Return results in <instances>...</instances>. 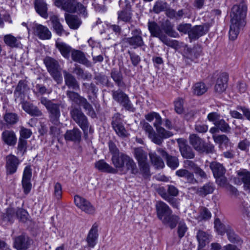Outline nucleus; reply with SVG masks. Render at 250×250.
Segmentation results:
<instances>
[{
  "label": "nucleus",
  "instance_id": "nucleus-1",
  "mask_svg": "<svg viewBox=\"0 0 250 250\" xmlns=\"http://www.w3.org/2000/svg\"><path fill=\"white\" fill-rule=\"evenodd\" d=\"M247 6L244 3L234 5L230 13V40L234 41L246 24Z\"/></svg>",
  "mask_w": 250,
  "mask_h": 250
},
{
  "label": "nucleus",
  "instance_id": "nucleus-2",
  "mask_svg": "<svg viewBox=\"0 0 250 250\" xmlns=\"http://www.w3.org/2000/svg\"><path fill=\"white\" fill-rule=\"evenodd\" d=\"M54 3L57 7L68 12H76L82 14L84 17L87 14L85 6L74 0H54Z\"/></svg>",
  "mask_w": 250,
  "mask_h": 250
},
{
  "label": "nucleus",
  "instance_id": "nucleus-3",
  "mask_svg": "<svg viewBox=\"0 0 250 250\" xmlns=\"http://www.w3.org/2000/svg\"><path fill=\"white\" fill-rule=\"evenodd\" d=\"M147 26L151 36L158 38L162 42L167 46L173 47L175 45L176 42L175 41L170 40L166 35L163 33L162 25L160 26L154 21H148Z\"/></svg>",
  "mask_w": 250,
  "mask_h": 250
},
{
  "label": "nucleus",
  "instance_id": "nucleus-4",
  "mask_svg": "<svg viewBox=\"0 0 250 250\" xmlns=\"http://www.w3.org/2000/svg\"><path fill=\"white\" fill-rule=\"evenodd\" d=\"M41 103L44 105L49 114L51 122L57 123L60 117V104H55L44 97L41 98Z\"/></svg>",
  "mask_w": 250,
  "mask_h": 250
},
{
  "label": "nucleus",
  "instance_id": "nucleus-5",
  "mask_svg": "<svg viewBox=\"0 0 250 250\" xmlns=\"http://www.w3.org/2000/svg\"><path fill=\"white\" fill-rule=\"evenodd\" d=\"M73 119L80 126L84 132L88 129V123L85 116L78 108H74L70 112Z\"/></svg>",
  "mask_w": 250,
  "mask_h": 250
},
{
  "label": "nucleus",
  "instance_id": "nucleus-6",
  "mask_svg": "<svg viewBox=\"0 0 250 250\" xmlns=\"http://www.w3.org/2000/svg\"><path fill=\"white\" fill-rule=\"evenodd\" d=\"M74 203L79 208L85 213L92 214L95 212L94 207L88 200L81 196H75Z\"/></svg>",
  "mask_w": 250,
  "mask_h": 250
},
{
  "label": "nucleus",
  "instance_id": "nucleus-7",
  "mask_svg": "<svg viewBox=\"0 0 250 250\" xmlns=\"http://www.w3.org/2000/svg\"><path fill=\"white\" fill-rule=\"evenodd\" d=\"M235 184L240 185L244 184V188L246 190L250 191V172L246 169L237 171V177L234 178Z\"/></svg>",
  "mask_w": 250,
  "mask_h": 250
},
{
  "label": "nucleus",
  "instance_id": "nucleus-8",
  "mask_svg": "<svg viewBox=\"0 0 250 250\" xmlns=\"http://www.w3.org/2000/svg\"><path fill=\"white\" fill-rule=\"evenodd\" d=\"M112 97L114 100L121 104L126 109L133 111V107L127 95L121 90L113 91Z\"/></svg>",
  "mask_w": 250,
  "mask_h": 250
},
{
  "label": "nucleus",
  "instance_id": "nucleus-9",
  "mask_svg": "<svg viewBox=\"0 0 250 250\" xmlns=\"http://www.w3.org/2000/svg\"><path fill=\"white\" fill-rule=\"evenodd\" d=\"M132 36L126 38L124 41L132 46L133 48L141 47L144 45V42L142 37V31L139 29H135L131 31Z\"/></svg>",
  "mask_w": 250,
  "mask_h": 250
},
{
  "label": "nucleus",
  "instance_id": "nucleus-10",
  "mask_svg": "<svg viewBox=\"0 0 250 250\" xmlns=\"http://www.w3.org/2000/svg\"><path fill=\"white\" fill-rule=\"evenodd\" d=\"M30 27L32 28L34 34L40 39L48 40L51 37V33L46 26L34 22L30 25Z\"/></svg>",
  "mask_w": 250,
  "mask_h": 250
},
{
  "label": "nucleus",
  "instance_id": "nucleus-11",
  "mask_svg": "<svg viewBox=\"0 0 250 250\" xmlns=\"http://www.w3.org/2000/svg\"><path fill=\"white\" fill-rule=\"evenodd\" d=\"M120 172L122 174H126L129 172L134 175L138 172L136 163L131 157L127 155Z\"/></svg>",
  "mask_w": 250,
  "mask_h": 250
},
{
  "label": "nucleus",
  "instance_id": "nucleus-12",
  "mask_svg": "<svg viewBox=\"0 0 250 250\" xmlns=\"http://www.w3.org/2000/svg\"><path fill=\"white\" fill-rule=\"evenodd\" d=\"M31 176V169L30 167L27 166L25 167L23 171L22 179V188L25 194H28L31 189L32 184L30 181Z\"/></svg>",
  "mask_w": 250,
  "mask_h": 250
},
{
  "label": "nucleus",
  "instance_id": "nucleus-13",
  "mask_svg": "<svg viewBox=\"0 0 250 250\" xmlns=\"http://www.w3.org/2000/svg\"><path fill=\"white\" fill-rule=\"evenodd\" d=\"M20 164L19 159L13 155H9L6 157V170L7 174H13L17 171Z\"/></svg>",
  "mask_w": 250,
  "mask_h": 250
},
{
  "label": "nucleus",
  "instance_id": "nucleus-14",
  "mask_svg": "<svg viewBox=\"0 0 250 250\" xmlns=\"http://www.w3.org/2000/svg\"><path fill=\"white\" fill-rule=\"evenodd\" d=\"M208 30L207 24L197 25L190 29L188 32V36L190 39L196 40L205 34Z\"/></svg>",
  "mask_w": 250,
  "mask_h": 250
},
{
  "label": "nucleus",
  "instance_id": "nucleus-15",
  "mask_svg": "<svg viewBox=\"0 0 250 250\" xmlns=\"http://www.w3.org/2000/svg\"><path fill=\"white\" fill-rule=\"evenodd\" d=\"M228 75L227 73H223L219 75L214 86V90L216 92L222 93L227 87Z\"/></svg>",
  "mask_w": 250,
  "mask_h": 250
},
{
  "label": "nucleus",
  "instance_id": "nucleus-16",
  "mask_svg": "<svg viewBox=\"0 0 250 250\" xmlns=\"http://www.w3.org/2000/svg\"><path fill=\"white\" fill-rule=\"evenodd\" d=\"M98 236V226L95 224L89 231L86 239L88 247L90 248H94L95 247Z\"/></svg>",
  "mask_w": 250,
  "mask_h": 250
},
{
  "label": "nucleus",
  "instance_id": "nucleus-17",
  "mask_svg": "<svg viewBox=\"0 0 250 250\" xmlns=\"http://www.w3.org/2000/svg\"><path fill=\"white\" fill-rule=\"evenodd\" d=\"M156 208L158 218L160 220L171 214V210L168 206L162 201L157 202L156 204Z\"/></svg>",
  "mask_w": 250,
  "mask_h": 250
},
{
  "label": "nucleus",
  "instance_id": "nucleus-18",
  "mask_svg": "<svg viewBox=\"0 0 250 250\" xmlns=\"http://www.w3.org/2000/svg\"><path fill=\"white\" fill-rule=\"evenodd\" d=\"M82 133L77 128L68 130L64 134V139L67 141L79 143L81 140Z\"/></svg>",
  "mask_w": 250,
  "mask_h": 250
},
{
  "label": "nucleus",
  "instance_id": "nucleus-19",
  "mask_svg": "<svg viewBox=\"0 0 250 250\" xmlns=\"http://www.w3.org/2000/svg\"><path fill=\"white\" fill-rule=\"evenodd\" d=\"M158 152L167 159V165L172 169H175L179 166L178 159L175 157L169 156L162 148H158Z\"/></svg>",
  "mask_w": 250,
  "mask_h": 250
},
{
  "label": "nucleus",
  "instance_id": "nucleus-20",
  "mask_svg": "<svg viewBox=\"0 0 250 250\" xmlns=\"http://www.w3.org/2000/svg\"><path fill=\"white\" fill-rule=\"evenodd\" d=\"M95 167L97 169L102 172L116 173V169L110 166L103 160H101L96 162Z\"/></svg>",
  "mask_w": 250,
  "mask_h": 250
},
{
  "label": "nucleus",
  "instance_id": "nucleus-21",
  "mask_svg": "<svg viewBox=\"0 0 250 250\" xmlns=\"http://www.w3.org/2000/svg\"><path fill=\"white\" fill-rule=\"evenodd\" d=\"M35 6L36 11L41 17L44 19L48 17L47 4L43 0H36Z\"/></svg>",
  "mask_w": 250,
  "mask_h": 250
},
{
  "label": "nucleus",
  "instance_id": "nucleus-22",
  "mask_svg": "<svg viewBox=\"0 0 250 250\" xmlns=\"http://www.w3.org/2000/svg\"><path fill=\"white\" fill-rule=\"evenodd\" d=\"M2 138L5 143L9 146H14L17 142V137L13 131L5 130L2 133Z\"/></svg>",
  "mask_w": 250,
  "mask_h": 250
},
{
  "label": "nucleus",
  "instance_id": "nucleus-23",
  "mask_svg": "<svg viewBox=\"0 0 250 250\" xmlns=\"http://www.w3.org/2000/svg\"><path fill=\"white\" fill-rule=\"evenodd\" d=\"M179 146L182 156L185 158L192 159L194 157V154L191 148L187 146L185 142L179 141Z\"/></svg>",
  "mask_w": 250,
  "mask_h": 250
},
{
  "label": "nucleus",
  "instance_id": "nucleus-24",
  "mask_svg": "<svg viewBox=\"0 0 250 250\" xmlns=\"http://www.w3.org/2000/svg\"><path fill=\"white\" fill-rule=\"evenodd\" d=\"M190 144L197 151L204 150L205 142L196 134H193L189 136Z\"/></svg>",
  "mask_w": 250,
  "mask_h": 250
},
{
  "label": "nucleus",
  "instance_id": "nucleus-25",
  "mask_svg": "<svg viewBox=\"0 0 250 250\" xmlns=\"http://www.w3.org/2000/svg\"><path fill=\"white\" fill-rule=\"evenodd\" d=\"M161 25L162 31H164L167 36L172 38H177L178 37V33L174 31L173 29V25L169 21H166L163 22Z\"/></svg>",
  "mask_w": 250,
  "mask_h": 250
},
{
  "label": "nucleus",
  "instance_id": "nucleus-26",
  "mask_svg": "<svg viewBox=\"0 0 250 250\" xmlns=\"http://www.w3.org/2000/svg\"><path fill=\"white\" fill-rule=\"evenodd\" d=\"M126 156V155L123 153L114 155L112 156V163L116 168V173L117 171L120 172L123 167V162H124Z\"/></svg>",
  "mask_w": 250,
  "mask_h": 250
},
{
  "label": "nucleus",
  "instance_id": "nucleus-27",
  "mask_svg": "<svg viewBox=\"0 0 250 250\" xmlns=\"http://www.w3.org/2000/svg\"><path fill=\"white\" fill-rule=\"evenodd\" d=\"M22 107L26 112L32 116H41L42 115V112L36 106L29 103H23Z\"/></svg>",
  "mask_w": 250,
  "mask_h": 250
},
{
  "label": "nucleus",
  "instance_id": "nucleus-28",
  "mask_svg": "<svg viewBox=\"0 0 250 250\" xmlns=\"http://www.w3.org/2000/svg\"><path fill=\"white\" fill-rule=\"evenodd\" d=\"M65 83L66 85L69 88L74 89H78L79 88V85L76 79L71 74L67 72L66 71H63Z\"/></svg>",
  "mask_w": 250,
  "mask_h": 250
},
{
  "label": "nucleus",
  "instance_id": "nucleus-29",
  "mask_svg": "<svg viewBox=\"0 0 250 250\" xmlns=\"http://www.w3.org/2000/svg\"><path fill=\"white\" fill-rule=\"evenodd\" d=\"M20 38H16L11 34L4 36L3 41L5 43L11 47H18L21 45L19 41Z\"/></svg>",
  "mask_w": 250,
  "mask_h": 250
},
{
  "label": "nucleus",
  "instance_id": "nucleus-30",
  "mask_svg": "<svg viewBox=\"0 0 250 250\" xmlns=\"http://www.w3.org/2000/svg\"><path fill=\"white\" fill-rule=\"evenodd\" d=\"M50 20L56 33L59 36H61L64 32V30L58 17L55 15H53L51 16Z\"/></svg>",
  "mask_w": 250,
  "mask_h": 250
},
{
  "label": "nucleus",
  "instance_id": "nucleus-31",
  "mask_svg": "<svg viewBox=\"0 0 250 250\" xmlns=\"http://www.w3.org/2000/svg\"><path fill=\"white\" fill-rule=\"evenodd\" d=\"M28 245V238L24 236H20L15 240L14 246L17 250L26 249Z\"/></svg>",
  "mask_w": 250,
  "mask_h": 250
},
{
  "label": "nucleus",
  "instance_id": "nucleus-32",
  "mask_svg": "<svg viewBox=\"0 0 250 250\" xmlns=\"http://www.w3.org/2000/svg\"><path fill=\"white\" fill-rule=\"evenodd\" d=\"M65 19L67 24L72 29H77L81 24L80 20L76 16L65 14Z\"/></svg>",
  "mask_w": 250,
  "mask_h": 250
},
{
  "label": "nucleus",
  "instance_id": "nucleus-33",
  "mask_svg": "<svg viewBox=\"0 0 250 250\" xmlns=\"http://www.w3.org/2000/svg\"><path fill=\"white\" fill-rule=\"evenodd\" d=\"M56 46L64 58H69L71 50L69 46L64 42H59L58 40L56 42Z\"/></svg>",
  "mask_w": 250,
  "mask_h": 250
},
{
  "label": "nucleus",
  "instance_id": "nucleus-34",
  "mask_svg": "<svg viewBox=\"0 0 250 250\" xmlns=\"http://www.w3.org/2000/svg\"><path fill=\"white\" fill-rule=\"evenodd\" d=\"M210 167L212 171L214 177L223 176L225 172L224 167L217 162H212L210 165Z\"/></svg>",
  "mask_w": 250,
  "mask_h": 250
},
{
  "label": "nucleus",
  "instance_id": "nucleus-35",
  "mask_svg": "<svg viewBox=\"0 0 250 250\" xmlns=\"http://www.w3.org/2000/svg\"><path fill=\"white\" fill-rule=\"evenodd\" d=\"M151 163L157 168H162L165 166L164 163L162 159L159 157L156 152H150L149 153Z\"/></svg>",
  "mask_w": 250,
  "mask_h": 250
},
{
  "label": "nucleus",
  "instance_id": "nucleus-36",
  "mask_svg": "<svg viewBox=\"0 0 250 250\" xmlns=\"http://www.w3.org/2000/svg\"><path fill=\"white\" fill-rule=\"evenodd\" d=\"M162 221L164 224L167 225L171 229H173L179 221V217L176 215L170 214L165 217Z\"/></svg>",
  "mask_w": 250,
  "mask_h": 250
},
{
  "label": "nucleus",
  "instance_id": "nucleus-37",
  "mask_svg": "<svg viewBox=\"0 0 250 250\" xmlns=\"http://www.w3.org/2000/svg\"><path fill=\"white\" fill-rule=\"evenodd\" d=\"M44 62L48 72L60 68L58 62L51 57H46L44 60Z\"/></svg>",
  "mask_w": 250,
  "mask_h": 250
},
{
  "label": "nucleus",
  "instance_id": "nucleus-38",
  "mask_svg": "<svg viewBox=\"0 0 250 250\" xmlns=\"http://www.w3.org/2000/svg\"><path fill=\"white\" fill-rule=\"evenodd\" d=\"M196 237L199 242V247L200 248H203L206 243L209 242V236L204 231L199 230Z\"/></svg>",
  "mask_w": 250,
  "mask_h": 250
},
{
  "label": "nucleus",
  "instance_id": "nucleus-39",
  "mask_svg": "<svg viewBox=\"0 0 250 250\" xmlns=\"http://www.w3.org/2000/svg\"><path fill=\"white\" fill-rule=\"evenodd\" d=\"M125 9L118 12V19L125 22H129L131 19L130 5L126 4Z\"/></svg>",
  "mask_w": 250,
  "mask_h": 250
},
{
  "label": "nucleus",
  "instance_id": "nucleus-40",
  "mask_svg": "<svg viewBox=\"0 0 250 250\" xmlns=\"http://www.w3.org/2000/svg\"><path fill=\"white\" fill-rule=\"evenodd\" d=\"M134 156L138 163L147 161V154L141 147L135 148L134 149Z\"/></svg>",
  "mask_w": 250,
  "mask_h": 250
},
{
  "label": "nucleus",
  "instance_id": "nucleus-41",
  "mask_svg": "<svg viewBox=\"0 0 250 250\" xmlns=\"http://www.w3.org/2000/svg\"><path fill=\"white\" fill-rule=\"evenodd\" d=\"M193 189L195 192L199 193L200 195L205 196L207 194L211 193L214 190V188L212 185L208 184L205 185L203 187L200 188L199 189H197L196 188H193Z\"/></svg>",
  "mask_w": 250,
  "mask_h": 250
},
{
  "label": "nucleus",
  "instance_id": "nucleus-42",
  "mask_svg": "<svg viewBox=\"0 0 250 250\" xmlns=\"http://www.w3.org/2000/svg\"><path fill=\"white\" fill-rule=\"evenodd\" d=\"M214 228L217 232L221 235L227 232V231L230 229L229 226H226L221 223L220 220L218 218L216 219L214 221Z\"/></svg>",
  "mask_w": 250,
  "mask_h": 250
},
{
  "label": "nucleus",
  "instance_id": "nucleus-43",
  "mask_svg": "<svg viewBox=\"0 0 250 250\" xmlns=\"http://www.w3.org/2000/svg\"><path fill=\"white\" fill-rule=\"evenodd\" d=\"M71 57L73 61L81 63H85L87 62L84 54L78 50H73L71 53Z\"/></svg>",
  "mask_w": 250,
  "mask_h": 250
},
{
  "label": "nucleus",
  "instance_id": "nucleus-44",
  "mask_svg": "<svg viewBox=\"0 0 250 250\" xmlns=\"http://www.w3.org/2000/svg\"><path fill=\"white\" fill-rule=\"evenodd\" d=\"M212 138L214 142L219 145L220 147L223 146H227L229 142V138L225 135H213Z\"/></svg>",
  "mask_w": 250,
  "mask_h": 250
},
{
  "label": "nucleus",
  "instance_id": "nucleus-45",
  "mask_svg": "<svg viewBox=\"0 0 250 250\" xmlns=\"http://www.w3.org/2000/svg\"><path fill=\"white\" fill-rule=\"evenodd\" d=\"M200 48L197 47H194L192 48H187L186 56L187 58L191 61H194L197 59L200 55Z\"/></svg>",
  "mask_w": 250,
  "mask_h": 250
},
{
  "label": "nucleus",
  "instance_id": "nucleus-46",
  "mask_svg": "<svg viewBox=\"0 0 250 250\" xmlns=\"http://www.w3.org/2000/svg\"><path fill=\"white\" fill-rule=\"evenodd\" d=\"M211 213L206 208H203L201 209L200 214L194 215L193 217L198 221H201L208 219L211 217Z\"/></svg>",
  "mask_w": 250,
  "mask_h": 250
},
{
  "label": "nucleus",
  "instance_id": "nucleus-47",
  "mask_svg": "<svg viewBox=\"0 0 250 250\" xmlns=\"http://www.w3.org/2000/svg\"><path fill=\"white\" fill-rule=\"evenodd\" d=\"M207 90V87L203 83H197L193 87L194 94L198 96L203 94Z\"/></svg>",
  "mask_w": 250,
  "mask_h": 250
},
{
  "label": "nucleus",
  "instance_id": "nucleus-48",
  "mask_svg": "<svg viewBox=\"0 0 250 250\" xmlns=\"http://www.w3.org/2000/svg\"><path fill=\"white\" fill-rule=\"evenodd\" d=\"M67 95L72 102L77 104L80 105L83 101H84V98L81 97L78 93L73 91H67Z\"/></svg>",
  "mask_w": 250,
  "mask_h": 250
},
{
  "label": "nucleus",
  "instance_id": "nucleus-49",
  "mask_svg": "<svg viewBox=\"0 0 250 250\" xmlns=\"http://www.w3.org/2000/svg\"><path fill=\"white\" fill-rule=\"evenodd\" d=\"M214 125L223 132H229L230 129L229 125L224 119H219L217 122H216Z\"/></svg>",
  "mask_w": 250,
  "mask_h": 250
},
{
  "label": "nucleus",
  "instance_id": "nucleus-50",
  "mask_svg": "<svg viewBox=\"0 0 250 250\" xmlns=\"http://www.w3.org/2000/svg\"><path fill=\"white\" fill-rule=\"evenodd\" d=\"M111 76L114 81L117 83L118 86H122L123 84L122 82V76L121 73L116 70H113L111 73Z\"/></svg>",
  "mask_w": 250,
  "mask_h": 250
},
{
  "label": "nucleus",
  "instance_id": "nucleus-51",
  "mask_svg": "<svg viewBox=\"0 0 250 250\" xmlns=\"http://www.w3.org/2000/svg\"><path fill=\"white\" fill-rule=\"evenodd\" d=\"M4 119L7 124L13 125L17 122L18 117L15 113H8L5 114Z\"/></svg>",
  "mask_w": 250,
  "mask_h": 250
},
{
  "label": "nucleus",
  "instance_id": "nucleus-52",
  "mask_svg": "<svg viewBox=\"0 0 250 250\" xmlns=\"http://www.w3.org/2000/svg\"><path fill=\"white\" fill-rule=\"evenodd\" d=\"M50 75L53 77V79L58 83H60L62 82V77L61 73V67L49 72Z\"/></svg>",
  "mask_w": 250,
  "mask_h": 250
},
{
  "label": "nucleus",
  "instance_id": "nucleus-53",
  "mask_svg": "<svg viewBox=\"0 0 250 250\" xmlns=\"http://www.w3.org/2000/svg\"><path fill=\"white\" fill-rule=\"evenodd\" d=\"M53 125L50 126V133L54 136H58L60 133L61 125L59 121L57 123L51 122Z\"/></svg>",
  "mask_w": 250,
  "mask_h": 250
},
{
  "label": "nucleus",
  "instance_id": "nucleus-54",
  "mask_svg": "<svg viewBox=\"0 0 250 250\" xmlns=\"http://www.w3.org/2000/svg\"><path fill=\"white\" fill-rule=\"evenodd\" d=\"M167 7V4L166 2L162 0H158L153 6V10L155 13H159L165 10Z\"/></svg>",
  "mask_w": 250,
  "mask_h": 250
},
{
  "label": "nucleus",
  "instance_id": "nucleus-55",
  "mask_svg": "<svg viewBox=\"0 0 250 250\" xmlns=\"http://www.w3.org/2000/svg\"><path fill=\"white\" fill-rule=\"evenodd\" d=\"M116 133L121 137H126L128 133L122 124L113 127Z\"/></svg>",
  "mask_w": 250,
  "mask_h": 250
},
{
  "label": "nucleus",
  "instance_id": "nucleus-56",
  "mask_svg": "<svg viewBox=\"0 0 250 250\" xmlns=\"http://www.w3.org/2000/svg\"><path fill=\"white\" fill-rule=\"evenodd\" d=\"M84 101H83L80 105H82L83 107L85 110L87 111V113L88 114L91 116L92 118L95 117L96 114L91 105L87 103L86 100L85 98L84 99Z\"/></svg>",
  "mask_w": 250,
  "mask_h": 250
},
{
  "label": "nucleus",
  "instance_id": "nucleus-57",
  "mask_svg": "<svg viewBox=\"0 0 250 250\" xmlns=\"http://www.w3.org/2000/svg\"><path fill=\"white\" fill-rule=\"evenodd\" d=\"M54 196L57 199H60L62 195V185L59 183H56L54 186Z\"/></svg>",
  "mask_w": 250,
  "mask_h": 250
},
{
  "label": "nucleus",
  "instance_id": "nucleus-58",
  "mask_svg": "<svg viewBox=\"0 0 250 250\" xmlns=\"http://www.w3.org/2000/svg\"><path fill=\"white\" fill-rule=\"evenodd\" d=\"M183 100L181 98H178L175 101V110L178 114H181L183 112Z\"/></svg>",
  "mask_w": 250,
  "mask_h": 250
},
{
  "label": "nucleus",
  "instance_id": "nucleus-59",
  "mask_svg": "<svg viewBox=\"0 0 250 250\" xmlns=\"http://www.w3.org/2000/svg\"><path fill=\"white\" fill-rule=\"evenodd\" d=\"M156 129L159 135L163 139L169 138L173 135V134L171 132L166 130L164 128L161 126L157 127Z\"/></svg>",
  "mask_w": 250,
  "mask_h": 250
},
{
  "label": "nucleus",
  "instance_id": "nucleus-60",
  "mask_svg": "<svg viewBox=\"0 0 250 250\" xmlns=\"http://www.w3.org/2000/svg\"><path fill=\"white\" fill-rule=\"evenodd\" d=\"M138 165L141 171L145 175H147L149 172V166L147 161L138 163Z\"/></svg>",
  "mask_w": 250,
  "mask_h": 250
},
{
  "label": "nucleus",
  "instance_id": "nucleus-61",
  "mask_svg": "<svg viewBox=\"0 0 250 250\" xmlns=\"http://www.w3.org/2000/svg\"><path fill=\"white\" fill-rule=\"evenodd\" d=\"M220 118V115L216 112H210L207 116L208 120L209 122H213L214 125Z\"/></svg>",
  "mask_w": 250,
  "mask_h": 250
},
{
  "label": "nucleus",
  "instance_id": "nucleus-62",
  "mask_svg": "<svg viewBox=\"0 0 250 250\" xmlns=\"http://www.w3.org/2000/svg\"><path fill=\"white\" fill-rule=\"evenodd\" d=\"M187 230V227L186 224L180 222L179 224L178 228V233L179 237L182 238L185 235V232Z\"/></svg>",
  "mask_w": 250,
  "mask_h": 250
},
{
  "label": "nucleus",
  "instance_id": "nucleus-63",
  "mask_svg": "<svg viewBox=\"0 0 250 250\" xmlns=\"http://www.w3.org/2000/svg\"><path fill=\"white\" fill-rule=\"evenodd\" d=\"M195 129L199 133H205L208 131V126L201 123H196L195 125Z\"/></svg>",
  "mask_w": 250,
  "mask_h": 250
},
{
  "label": "nucleus",
  "instance_id": "nucleus-64",
  "mask_svg": "<svg viewBox=\"0 0 250 250\" xmlns=\"http://www.w3.org/2000/svg\"><path fill=\"white\" fill-rule=\"evenodd\" d=\"M143 128L147 134L148 138L155 132L152 127L146 122L143 123Z\"/></svg>",
  "mask_w": 250,
  "mask_h": 250
}]
</instances>
